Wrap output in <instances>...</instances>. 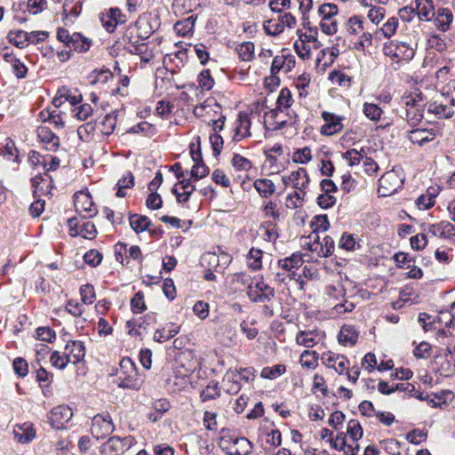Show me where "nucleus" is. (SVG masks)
Masks as SVG:
<instances>
[{"mask_svg": "<svg viewBox=\"0 0 455 455\" xmlns=\"http://www.w3.org/2000/svg\"><path fill=\"white\" fill-rule=\"evenodd\" d=\"M130 225L136 233H140L148 229L150 220L146 216L133 214L130 217Z\"/></svg>", "mask_w": 455, "mask_h": 455, "instance_id": "09e8293b", "label": "nucleus"}, {"mask_svg": "<svg viewBox=\"0 0 455 455\" xmlns=\"http://www.w3.org/2000/svg\"><path fill=\"white\" fill-rule=\"evenodd\" d=\"M7 37L11 44L20 49L29 44L28 33L24 30L10 31Z\"/></svg>", "mask_w": 455, "mask_h": 455, "instance_id": "e433bc0d", "label": "nucleus"}, {"mask_svg": "<svg viewBox=\"0 0 455 455\" xmlns=\"http://www.w3.org/2000/svg\"><path fill=\"white\" fill-rule=\"evenodd\" d=\"M117 112L113 111L112 113L107 114L101 121L99 122L97 129L99 132L105 136L112 134L116 126Z\"/></svg>", "mask_w": 455, "mask_h": 455, "instance_id": "cd10ccee", "label": "nucleus"}, {"mask_svg": "<svg viewBox=\"0 0 455 455\" xmlns=\"http://www.w3.org/2000/svg\"><path fill=\"white\" fill-rule=\"evenodd\" d=\"M416 49L417 44L391 40L384 44L383 53L390 59L394 69H398L413 59Z\"/></svg>", "mask_w": 455, "mask_h": 455, "instance_id": "f257e3e1", "label": "nucleus"}, {"mask_svg": "<svg viewBox=\"0 0 455 455\" xmlns=\"http://www.w3.org/2000/svg\"><path fill=\"white\" fill-rule=\"evenodd\" d=\"M363 21L361 16L355 15L350 17L347 24L348 33L351 35L361 33L363 30Z\"/></svg>", "mask_w": 455, "mask_h": 455, "instance_id": "680f3d73", "label": "nucleus"}, {"mask_svg": "<svg viewBox=\"0 0 455 455\" xmlns=\"http://www.w3.org/2000/svg\"><path fill=\"white\" fill-rule=\"evenodd\" d=\"M138 37L147 39L153 32V28L147 18H139L135 23Z\"/></svg>", "mask_w": 455, "mask_h": 455, "instance_id": "8fccbe9b", "label": "nucleus"}, {"mask_svg": "<svg viewBox=\"0 0 455 455\" xmlns=\"http://www.w3.org/2000/svg\"><path fill=\"white\" fill-rule=\"evenodd\" d=\"M74 205L76 212L82 214L84 218H92L97 213V208L88 193L82 191L76 193L74 196Z\"/></svg>", "mask_w": 455, "mask_h": 455, "instance_id": "9b49d317", "label": "nucleus"}, {"mask_svg": "<svg viewBox=\"0 0 455 455\" xmlns=\"http://www.w3.org/2000/svg\"><path fill=\"white\" fill-rule=\"evenodd\" d=\"M180 331V327L174 323H168L157 329L153 336L155 341L163 343L174 337Z\"/></svg>", "mask_w": 455, "mask_h": 455, "instance_id": "c756f323", "label": "nucleus"}, {"mask_svg": "<svg viewBox=\"0 0 455 455\" xmlns=\"http://www.w3.org/2000/svg\"><path fill=\"white\" fill-rule=\"evenodd\" d=\"M379 195L388 196L397 191L401 187L402 180L395 172H387L379 180Z\"/></svg>", "mask_w": 455, "mask_h": 455, "instance_id": "ddd939ff", "label": "nucleus"}, {"mask_svg": "<svg viewBox=\"0 0 455 455\" xmlns=\"http://www.w3.org/2000/svg\"><path fill=\"white\" fill-rule=\"evenodd\" d=\"M427 231L432 235L443 239H451L455 236V227L445 220L429 225Z\"/></svg>", "mask_w": 455, "mask_h": 455, "instance_id": "5701e85b", "label": "nucleus"}, {"mask_svg": "<svg viewBox=\"0 0 455 455\" xmlns=\"http://www.w3.org/2000/svg\"><path fill=\"white\" fill-rule=\"evenodd\" d=\"M306 192L294 191L289 194L285 199V205L290 209H296L303 205Z\"/></svg>", "mask_w": 455, "mask_h": 455, "instance_id": "864d4df0", "label": "nucleus"}, {"mask_svg": "<svg viewBox=\"0 0 455 455\" xmlns=\"http://www.w3.org/2000/svg\"><path fill=\"white\" fill-rule=\"evenodd\" d=\"M424 108H412L405 109L406 120L411 125H416L423 118Z\"/></svg>", "mask_w": 455, "mask_h": 455, "instance_id": "e2e57ef3", "label": "nucleus"}, {"mask_svg": "<svg viewBox=\"0 0 455 455\" xmlns=\"http://www.w3.org/2000/svg\"><path fill=\"white\" fill-rule=\"evenodd\" d=\"M255 46L252 42H243L239 44L235 51L243 61H251L254 57Z\"/></svg>", "mask_w": 455, "mask_h": 455, "instance_id": "ea45409f", "label": "nucleus"}, {"mask_svg": "<svg viewBox=\"0 0 455 455\" xmlns=\"http://www.w3.org/2000/svg\"><path fill=\"white\" fill-rule=\"evenodd\" d=\"M321 361L327 368L333 369L341 375L349 368L350 362L344 355L336 354L332 351H326L321 355Z\"/></svg>", "mask_w": 455, "mask_h": 455, "instance_id": "6e6552de", "label": "nucleus"}, {"mask_svg": "<svg viewBox=\"0 0 455 455\" xmlns=\"http://www.w3.org/2000/svg\"><path fill=\"white\" fill-rule=\"evenodd\" d=\"M196 17L191 15L184 20H179L174 25V30L181 36H186L192 33L195 28Z\"/></svg>", "mask_w": 455, "mask_h": 455, "instance_id": "c9c22d12", "label": "nucleus"}, {"mask_svg": "<svg viewBox=\"0 0 455 455\" xmlns=\"http://www.w3.org/2000/svg\"><path fill=\"white\" fill-rule=\"evenodd\" d=\"M144 383L139 375L133 361L129 357H124L119 363L116 384L119 387L132 390H140Z\"/></svg>", "mask_w": 455, "mask_h": 455, "instance_id": "f03ea898", "label": "nucleus"}, {"mask_svg": "<svg viewBox=\"0 0 455 455\" xmlns=\"http://www.w3.org/2000/svg\"><path fill=\"white\" fill-rule=\"evenodd\" d=\"M284 110L275 108L266 114V123L269 129L280 130L296 123L297 116L290 113L284 114Z\"/></svg>", "mask_w": 455, "mask_h": 455, "instance_id": "0eeeda50", "label": "nucleus"}, {"mask_svg": "<svg viewBox=\"0 0 455 455\" xmlns=\"http://www.w3.org/2000/svg\"><path fill=\"white\" fill-rule=\"evenodd\" d=\"M403 103L406 108H424L426 106L425 99L421 92H413L403 98Z\"/></svg>", "mask_w": 455, "mask_h": 455, "instance_id": "79ce46f5", "label": "nucleus"}, {"mask_svg": "<svg viewBox=\"0 0 455 455\" xmlns=\"http://www.w3.org/2000/svg\"><path fill=\"white\" fill-rule=\"evenodd\" d=\"M64 354L70 363L76 364L82 361L85 355V347L80 340H71L66 344Z\"/></svg>", "mask_w": 455, "mask_h": 455, "instance_id": "f3484780", "label": "nucleus"}, {"mask_svg": "<svg viewBox=\"0 0 455 455\" xmlns=\"http://www.w3.org/2000/svg\"><path fill=\"white\" fill-rule=\"evenodd\" d=\"M222 386L225 392L230 395L237 394L242 387L240 375L237 370H229L222 379Z\"/></svg>", "mask_w": 455, "mask_h": 455, "instance_id": "b1692460", "label": "nucleus"}, {"mask_svg": "<svg viewBox=\"0 0 455 455\" xmlns=\"http://www.w3.org/2000/svg\"><path fill=\"white\" fill-rule=\"evenodd\" d=\"M315 235L314 241L308 244L309 251L316 252L319 257L325 258L331 255L334 251V240L331 236L325 235L320 242L318 235Z\"/></svg>", "mask_w": 455, "mask_h": 455, "instance_id": "dca6fc26", "label": "nucleus"}, {"mask_svg": "<svg viewBox=\"0 0 455 455\" xmlns=\"http://www.w3.org/2000/svg\"><path fill=\"white\" fill-rule=\"evenodd\" d=\"M131 309L134 314H140L147 309L144 295L141 291L135 293L134 297L131 299Z\"/></svg>", "mask_w": 455, "mask_h": 455, "instance_id": "69168bd1", "label": "nucleus"}, {"mask_svg": "<svg viewBox=\"0 0 455 455\" xmlns=\"http://www.w3.org/2000/svg\"><path fill=\"white\" fill-rule=\"evenodd\" d=\"M339 8L334 4H323L318 8V14L321 20L334 19L338 14Z\"/></svg>", "mask_w": 455, "mask_h": 455, "instance_id": "bf43d9fd", "label": "nucleus"}, {"mask_svg": "<svg viewBox=\"0 0 455 455\" xmlns=\"http://www.w3.org/2000/svg\"><path fill=\"white\" fill-rule=\"evenodd\" d=\"M282 180L286 187L291 186L298 192H306L305 190L310 182L307 170L301 167L291 172L289 175H283Z\"/></svg>", "mask_w": 455, "mask_h": 455, "instance_id": "9d476101", "label": "nucleus"}, {"mask_svg": "<svg viewBox=\"0 0 455 455\" xmlns=\"http://www.w3.org/2000/svg\"><path fill=\"white\" fill-rule=\"evenodd\" d=\"M37 137L49 151H56L60 146V139L46 126L37 128Z\"/></svg>", "mask_w": 455, "mask_h": 455, "instance_id": "412c9836", "label": "nucleus"}, {"mask_svg": "<svg viewBox=\"0 0 455 455\" xmlns=\"http://www.w3.org/2000/svg\"><path fill=\"white\" fill-rule=\"evenodd\" d=\"M220 387L218 382L211 381L201 392L200 398L203 402L214 400L220 396Z\"/></svg>", "mask_w": 455, "mask_h": 455, "instance_id": "a19ab883", "label": "nucleus"}, {"mask_svg": "<svg viewBox=\"0 0 455 455\" xmlns=\"http://www.w3.org/2000/svg\"><path fill=\"white\" fill-rule=\"evenodd\" d=\"M133 436H112L100 448L101 455H123L124 451L132 448L135 443Z\"/></svg>", "mask_w": 455, "mask_h": 455, "instance_id": "20e7f679", "label": "nucleus"}, {"mask_svg": "<svg viewBox=\"0 0 455 455\" xmlns=\"http://www.w3.org/2000/svg\"><path fill=\"white\" fill-rule=\"evenodd\" d=\"M231 165L235 171L247 172L252 167L251 162L239 154H234Z\"/></svg>", "mask_w": 455, "mask_h": 455, "instance_id": "de8ad7c7", "label": "nucleus"}, {"mask_svg": "<svg viewBox=\"0 0 455 455\" xmlns=\"http://www.w3.org/2000/svg\"><path fill=\"white\" fill-rule=\"evenodd\" d=\"M286 371V367L283 364H275L273 366H267L261 370L260 376L263 379H275Z\"/></svg>", "mask_w": 455, "mask_h": 455, "instance_id": "a18cd8bd", "label": "nucleus"}, {"mask_svg": "<svg viewBox=\"0 0 455 455\" xmlns=\"http://www.w3.org/2000/svg\"><path fill=\"white\" fill-rule=\"evenodd\" d=\"M262 257L263 251L260 249L251 248L246 256L248 267L253 271L261 269Z\"/></svg>", "mask_w": 455, "mask_h": 455, "instance_id": "4c0bfd02", "label": "nucleus"}, {"mask_svg": "<svg viewBox=\"0 0 455 455\" xmlns=\"http://www.w3.org/2000/svg\"><path fill=\"white\" fill-rule=\"evenodd\" d=\"M57 39L63 43L68 48L78 52H85L91 47V40L84 36L80 33L74 32L72 34L64 28H60L57 31Z\"/></svg>", "mask_w": 455, "mask_h": 455, "instance_id": "7ed1b4c3", "label": "nucleus"}, {"mask_svg": "<svg viewBox=\"0 0 455 455\" xmlns=\"http://www.w3.org/2000/svg\"><path fill=\"white\" fill-rule=\"evenodd\" d=\"M114 429L115 426L108 413L97 414L92 418L91 433L96 439L108 436Z\"/></svg>", "mask_w": 455, "mask_h": 455, "instance_id": "423d86ee", "label": "nucleus"}, {"mask_svg": "<svg viewBox=\"0 0 455 455\" xmlns=\"http://www.w3.org/2000/svg\"><path fill=\"white\" fill-rule=\"evenodd\" d=\"M253 186L262 197H268L275 191V186L271 180L258 179L254 181Z\"/></svg>", "mask_w": 455, "mask_h": 455, "instance_id": "f704fd0d", "label": "nucleus"}, {"mask_svg": "<svg viewBox=\"0 0 455 455\" xmlns=\"http://www.w3.org/2000/svg\"><path fill=\"white\" fill-rule=\"evenodd\" d=\"M358 339V333L351 325H344L339 333L338 340L343 346H354Z\"/></svg>", "mask_w": 455, "mask_h": 455, "instance_id": "7c9ffc66", "label": "nucleus"}, {"mask_svg": "<svg viewBox=\"0 0 455 455\" xmlns=\"http://www.w3.org/2000/svg\"><path fill=\"white\" fill-rule=\"evenodd\" d=\"M441 96L444 101L455 106V80H451L443 87Z\"/></svg>", "mask_w": 455, "mask_h": 455, "instance_id": "338daca9", "label": "nucleus"}, {"mask_svg": "<svg viewBox=\"0 0 455 455\" xmlns=\"http://www.w3.org/2000/svg\"><path fill=\"white\" fill-rule=\"evenodd\" d=\"M363 111L371 121H379L383 113L382 109L378 105L367 102L363 104Z\"/></svg>", "mask_w": 455, "mask_h": 455, "instance_id": "4d7b16f0", "label": "nucleus"}, {"mask_svg": "<svg viewBox=\"0 0 455 455\" xmlns=\"http://www.w3.org/2000/svg\"><path fill=\"white\" fill-rule=\"evenodd\" d=\"M319 354L313 350H305L301 353L299 363L302 367L315 369L318 365Z\"/></svg>", "mask_w": 455, "mask_h": 455, "instance_id": "58836bf2", "label": "nucleus"}, {"mask_svg": "<svg viewBox=\"0 0 455 455\" xmlns=\"http://www.w3.org/2000/svg\"><path fill=\"white\" fill-rule=\"evenodd\" d=\"M72 111L78 120L85 121L92 115L93 108L90 104L84 103L75 107Z\"/></svg>", "mask_w": 455, "mask_h": 455, "instance_id": "052dcab7", "label": "nucleus"}, {"mask_svg": "<svg viewBox=\"0 0 455 455\" xmlns=\"http://www.w3.org/2000/svg\"><path fill=\"white\" fill-rule=\"evenodd\" d=\"M304 263L301 254L293 253L291 256L280 259L278 266L284 271L289 272V276L294 275L295 270L299 269Z\"/></svg>", "mask_w": 455, "mask_h": 455, "instance_id": "393cba45", "label": "nucleus"}, {"mask_svg": "<svg viewBox=\"0 0 455 455\" xmlns=\"http://www.w3.org/2000/svg\"><path fill=\"white\" fill-rule=\"evenodd\" d=\"M452 20V12L448 8H439L437 10L436 16L434 19L435 25L443 32H445L450 28Z\"/></svg>", "mask_w": 455, "mask_h": 455, "instance_id": "bb28decb", "label": "nucleus"}, {"mask_svg": "<svg viewBox=\"0 0 455 455\" xmlns=\"http://www.w3.org/2000/svg\"><path fill=\"white\" fill-rule=\"evenodd\" d=\"M437 130L431 129H415L409 132L408 139L413 144L424 146L426 143L433 141L436 137Z\"/></svg>", "mask_w": 455, "mask_h": 455, "instance_id": "aec40b11", "label": "nucleus"}, {"mask_svg": "<svg viewBox=\"0 0 455 455\" xmlns=\"http://www.w3.org/2000/svg\"><path fill=\"white\" fill-rule=\"evenodd\" d=\"M386 10L381 6H371L367 12V18L374 25H379L385 18Z\"/></svg>", "mask_w": 455, "mask_h": 455, "instance_id": "6e6d98bb", "label": "nucleus"}, {"mask_svg": "<svg viewBox=\"0 0 455 455\" xmlns=\"http://www.w3.org/2000/svg\"><path fill=\"white\" fill-rule=\"evenodd\" d=\"M181 185V188L184 190L182 193H177V190L174 189V193L177 196V199L180 202H187L192 193L195 191L196 187L194 185H191L190 180L183 179L180 181Z\"/></svg>", "mask_w": 455, "mask_h": 455, "instance_id": "5fc2aeb1", "label": "nucleus"}, {"mask_svg": "<svg viewBox=\"0 0 455 455\" xmlns=\"http://www.w3.org/2000/svg\"><path fill=\"white\" fill-rule=\"evenodd\" d=\"M251 119L246 113H239L235 122V134L233 140L240 141L251 136Z\"/></svg>", "mask_w": 455, "mask_h": 455, "instance_id": "6ab92c4d", "label": "nucleus"}, {"mask_svg": "<svg viewBox=\"0 0 455 455\" xmlns=\"http://www.w3.org/2000/svg\"><path fill=\"white\" fill-rule=\"evenodd\" d=\"M312 159L311 149L307 147L303 148H298L294 151L292 156V161L297 164H305L310 162Z\"/></svg>", "mask_w": 455, "mask_h": 455, "instance_id": "13d9d810", "label": "nucleus"}, {"mask_svg": "<svg viewBox=\"0 0 455 455\" xmlns=\"http://www.w3.org/2000/svg\"><path fill=\"white\" fill-rule=\"evenodd\" d=\"M347 435H348L352 440V443L350 444H358L357 441L361 439L363 436V428L358 420L350 419L347 422Z\"/></svg>", "mask_w": 455, "mask_h": 455, "instance_id": "37998d69", "label": "nucleus"}, {"mask_svg": "<svg viewBox=\"0 0 455 455\" xmlns=\"http://www.w3.org/2000/svg\"><path fill=\"white\" fill-rule=\"evenodd\" d=\"M128 254V248L127 244L124 243H117L115 245V257L116 259L120 262L122 265H128L129 259L127 257Z\"/></svg>", "mask_w": 455, "mask_h": 455, "instance_id": "774afa93", "label": "nucleus"}, {"mask_svg": "<svg viewBox=\"0 0 455 455\" xmlns=\"http://www.w3.org/2000/svg\"><path fill=\"white\" fill-rule=\"evenodd\" d=\"M329 79L333 84L340 87L349 88L351 86L352 78L339 70H333L329 74Z\"/></svg>", "mask_w": 455, "mask_h": 455, "instance_id": "c03bdc74", "label": "nucleus"}, {"mask_svg": "<svg viewBox=\"0 0 455 455\" xmlns=\"http://www.w3.org/2000/svg\"><path fill=\"white\" fill-rule=\"evenodd\" d=\"M80 295L82 302L85 305H91L95 300V291L92 284H84L80 288Z\"/></svg>", "mask_w": 455, "mask_h": 455, "instance_id": "0e129e2a", "label": "nucleus"}, {"mask_svg": "<svg viewBox=\"0 0 455 455\" xmlns=\"http://www.w3.org/2000/svg\"><path fill=\"white\" fill-rule=\"evenodd\" d=\"M253 444L245 437L232 439L229 447H227L228 455H250Z\"/></svg>", "mask_w": 455, "mask_h": 455, "instance_id": "4be33fe9", "label": "nucleus"}, {"mask_svg": "<svg viewBox=\"0 0 455 455\" xmlns=\"http://www.w3.org/2000/svg\"><path fill=\"white\" fill-rule=\"evenodd\" d=\"M192 158L195 162V164L193 165L191 169V177L195 180H201L204 177H206L209 174V168L203 163L201 159V155L198 153L196 156H195V153L193 150H191Z\"/></svg>", "mask_w": 455, "mask_h": 455, "instance_id": "2f4dec72", "label": "nucleus"}, {"mask_svg": "<svg viewBox=\"0 0 455 455\" xmlns=\"http://www.w3.org/2000/svg\"><path fill=\"white\" fill-rule=\"evenodd\" d=\"M322 439L329 438L331 446L338 451H342L345 455H356L359 451V444H347L346 440V434L343 432L339 433L335 438L332 437V432L327 428H323L321 431Z\"/></svg>", "mask_w": 455, "mask_h": 455, "instance_id": "39448f33", "label": "nucleus"}, {"mask_svg": "<svg viewBox=\"0 0 455 455\" xmlns=\"http://www.w3.org/2000/svg\"><path fill=\"white\" fill-rule=\"evenodd\" d=\"M293 100L288 88H283L276 100V108L282 110H287L292 104Z\"/></svg>", "mask_w": 455, "mask_h": 455, "instance_id": "3c124183", "label": "nucleus"}, {"mask_svg": "<svg viewBox=\"0 0 455 455\" xmlns=\"http://www.w3.org/2000/svg\"><path fill=\"white\" fill-rule=\"evenodd\" d=\"M322 118L324 124L321 126L320 132L323 135L332 136L339 133L343 129V116L335 115L328 111L322 112Z\"/></svg>", "mask_w": 455, "mask_h": 455, "instance_id": "f8f14e48", "label": "nucleus"}, {"mask_svg": "<svg viewBox=\"0 0 455 455\" xmlns=\"http://www.w3.org/2000/svg\"><path fill=\"white\" fill-rule=\"evenodd\" d=\"M364 156L365 154L363 148L361 150L351 148L343 154V158L347 161L349 166L359 164L360 162L363 160Z\"/></svg>", "mask_w": 455, "mask_h": 455, "instance_id": "603ef678", "label": "nucleus"}, {"mask_svg": "<svg viewBox=\"0 0 455 455\" xmlns=\"http://www.w3.org/2000/svg\"><path fill=\"white\" fill-rule=\"evenodd\" d=\"M202 265L215 272H221L220 259L214 252L204 253L202 257Z\"/></svg>", "mask_w": 455, "mask_h": 455, "instance_id": "49530a36", "label": "nucleus"}, {"mask_svg": "<svg viewBox=\"0 0 455 455\" xmlns=\"http://www.w3.org/2000/svg\"><path fill=\"white\" fill-rule=\"evenodd\" d=\"M13 435L17 442L20 443H28L35 438L36 432L31 425L25 423L23 425H17L14 427Z\"/></svg>", "mask_w": 455, "mask_h": 455, "instance_id": "a878e982", "label": "nucleus"}, {"mask_svg": "<svg viewBox=\"0 0 455 455\" xmlns=\"http://www.w3.org/2000/svg\"><path fill=\"white\" fill-rule=\"evenodd\" d=\"M427 112L437 118H450L454 114L453 106L444 101L442 97L427 105Z\"/></svg>", "mask_w": 455, "mask_h": 455, "instance_id": "a211bd4d", "label": "nucleus"}, {"mask_svg": "<svg viewBox=\"0 0 455 455\" xmlns=\"http://www.w3.org/2000/svg\"><path fill=\"white\" fill-rule=\"evenodd\" d=\"M325 339L324 331L319 330L300 331L296 334V343L307 348H311Z\"/></svg>", "mask_w": 455, "mask_h": 455, "instance_id": "2eb2a0df", "label": "nucleus"}, {"mask_svg": "<svg viewBox=\"0 0 455 455\" xmlns=\"http://www.w3.org/2000/svg\"><path fill=\"white\" fill-rule=\"evenodd\" d=\"M247 295L251 301L254 303H264L270 301L275 297V290L261 278L254 285L251 284L249 291H247Z\"/></svg>", "mask_w": 455, "mask_h": 455, "instance_id": "1a4fd4ad", "label": "nucleus"}, {"mask_svg": "<svg viewBox=\"0 0 455 455\" xmlns=\"http://www.w3.org/2000/svg\"><path fill=\"white\" fill-rule=\"evenodd\" d=\"M399 25V20L396 16L389 17L383 26L377 29L375 34H381L385 38H391L396 32Z\"/></svg>", "mask_w": 455, "mask_h": 455, "instance_id": "72a5a7b5", "label": "nucleus"}, {"mask_svg": "<svg viewBox=\"0 0 455 455\" xmlns=\"http://www.w3.org/2000/svg\"><path fill=\"white\" fill-rule=\"evenodd\" d=\"M73 416V411L67 405H59L54 407L50 413V422L57 429H62Z\"/></svg>", "mask_w": 455, "mask_h": 455, "instance_id": "4468645a", "label": "nucleus"}, {"mask_svg": "<svg viewBox=\"0 0 455 455\" xmlns=\"http://www.w3.org/2000/svg\"><path fill=\"white\" fill-rule=\"evenodd\" d=\"M129 52L132 54L139 55L140 61L144 64L149 63L155 57L152 50L149 49L148 44H132L129 46Z\"/></svg>", "mask_w": 455, "mask_h": 455, "instance_id": "c85d7f7f", "label": "nucleus"}, {"mask_svg": "<svg viewBox=\"0 0 455 455\" xmlns=\"http://www.w3.org/2000/svg\"><path fill=\"white\" fill-rule=\"evenodd\" d=\"M293 63L294 61L291 58L286 57L283 54L275 56L271 64V75L275 77L282 69H284L285 72L290 71Z\"/></svg>", "mask_w": 455, "mask_h": 455, "instance_id": "473e14b6", "label": "nucleus"}]
</instances>
